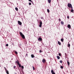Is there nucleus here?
<instances>
[{"label": "nucleus", "instance_id": "obj_32", "mask_svg": "<svg viewBox=\"0 0 74 74\" xmlns=\"http://www.w3.org/2000/svg\"><path fill=\"white\" fill-rule=\"evenodd\" d=\"M33 70H34L35 68H34V66H33Z\"/></svg>", "mask_w": 74, "mask_h": 74}, {"label": "nucleus", "instance_id": "obj_6", "mask_svg": "<svg viewBox=\"0 0 74 74\" xmlns=\"http://www.w3.org/2000/svg\"><path fill=\"white\" fill-rule=\"evenodd\" d=\"M38 41H42V38L41 37L39 38L38 39Z\"/></svg>", "mask_w": 74, "mask_h": 74}, {"label": "nucleus", "instance_id": "obj_24", "mask_svg": "<svg viewBox=\"0 0 74 74\" xmlns=\"http://www.w3.org/2000/svg\"><path fill=\"white\" fill-rule=\"evenodd\" d=\"M60 68H61V69H63V67L62 66H61Z\"/></svg>", "mask_w": 74, "mask_h": 74}, {"label": "nucleus", "instance_id": "obj_3", "mask_svg": "<svg viewBox=\"0 0 74 74\" xmlns=\"http://www.w3.org/2000/svg\"><path fill=\"white\" fill-rule=\"evenodd\" d=\"M42 21H41L40 23L39 24V27H41L42 26Z\"/></svg>", "mask_w": 74, "mask_h": 74}, {"label": "nucleus", "instance_id": "obj_38", "mask_svg": "<svg viewBox=\"0 0 74 74\" xmlns=\"http://www.w3.org/2000/svg\"><path fill=\"white\" fill-rule=\"evenodd\" d=\"M18 62V61H16L15 63H17Z\"/></svg>", "mask_w": 74, "mask_h": 74}, {"label": "nucleus", "instance_id": "obj_22", "mask_svg": "<svg viewBox=\"0 0 74 74\" xmlns=\"http://www.w3.org/2000/svg\"><path fill=\"white\" fill-rule=\"evenodd\" d=\"M19 66V67H21V64H20L19 65H18Z\"/></svg>", "mask_w": 74, "mask_h": 74}, {"label": "nucleus", "instance_id": "obj_25", "mask_svg": "<svg viewBox=\"0 0 74 74\" xmlns=\"http://www.w3.org/2000/svg\"><path fill=\"white\" fill-rule=\"evenodd\" d=\"M4 68L5 70L6 71H7V69H6V68H5V67H4Z\"/></svg>", "mask_w": 74, "mask_h": 74}, {"label": "nucleus", "instance_id": "obj_13", "mask_svg": "<svg viewBox=\"0 0 74 74\" xmlns=\"http://www.w3.org/2000/svg\"><path fill=\"white\" fill-rule=\"evenodd\" d=\"M74 10L73 9H71V12H72V13H74Z\"/></svg>", "mask_w": 74, "mask_h": 74}, {"label": "nucleus", "instance_id": "obj_15", "mask_svg": "<svg viewBox=\"0 0 74 74\" xmlns=\"http://www.w3.org/2000/svg\"><path fill=\"white\" fill-rule=\"evenodd\" d=\"M67 63L68 64V65L69 66V65H70V62L69 61L67 62Z\"/></svg>", "mask_w": 74, "mask_h": 74}, {"label": "nucleus", "instance_id": "obj_28", "mask_svg": "<svg viewBox=\"0 0 74 74\" xmlns=\"http://www.w3.org/2000/svg\"><path fill=\"white\" fill-rule=\"evenodd\" d=\"M60 63H62V60H60Z\"/></svg>", "mask_w": 74, "mask_h": 74}, {"label": "nucleus", "instance_id": "obj_26", "mask_svg": "<svg viewBox=\"0 0 74 74\" xmlns=\"http://www.w3.org/2000/svg\"><path fill=\"white\" fill-rule=\"evenodd\" d=\"M39 52H40V53H41V52H42V51H41V50H40Z\"/></svg>", "mask_w": 74, "mask_h": 74}, {"label": "nucleus", "instance_id": "obj_14", "mask_svg": "<svg viewBox=\"0 0 74 74\" xmlns=\"http://www.w3.org/2000/svg\"><path fill=\"white\" fill-rule=\"evenodd\" d=\"M61 24H62V25H64V22L62 21H61Z\"/></svg>", "mask_w": 74, "mask_h": 74}, {"label": "nucleus", "instance_id": "obj_21", "mask_svg": "<svg viewBox=\"0 0 74 74\" xmlns=\"http://www.w3.org/2000/svg\"><path fill=\"white\" fill-rule=\"evenodd\" d=\"M47 12L48 13L49 12V9H47Z\"/></svg>", "mask_w": 74, "mask_h": 74}, {"label": "nucleus", "instance_id": "obj_36", "mask_svg": "<svg viewBox=\"0 0 74 74\" xmlns=\"http://www.w3.org/2000/svg\"><path fill=\"white\" fill-rule=\"evenodd\" d=\"M26 56H28V54H27V53H26Z\"/></svg>", "mask_w": 74, "mask_h": 74}, {"label": "nucleus", "instance_id": "obj_35", "mask_svg": "<svg viewBox=\"0 0 74 74\" xmlns=\"http://www.w3.org/2000/svg\"><path fill=\"white\" fill-rule=\"evenodd\" d=\"M69 16H67V18H68V19H69Z\"/></svg>", "mask_w": 74, "mask_h": 74}, {"label": "nucleus", "instance_id": "obj_30", "mask_svg": "<svg viewBox=\"0 0 74 74\" xmlns=\"http://www.w3.org/2000/svg\"><path fill=\"white\" fill-rule=\"evenodd\" d=\"M58 55H59V56H61V54L60 53H59L58 54Z\"/></svg>", "mask_w": 74, "mask_h": 74}, {"label": "nucleus", "instance_id": "obj_18", "mask_svg": "<svg viewBox=\"0 0 74 74\" xmlns=\"http://www.w3.org/2000/svg\"><path fill=\"white\" fill-rule=\"evenodd\" d=\"M6 71L7 74H9V72H8V70Z\"/></svg>", "mask_w": 74, "mask_h": 74}, {"label": "nucleus", "instance_id": "obj_5", "mask_svg": "<svg viewBox=\"0 0 74 74\" xmlns=\"http://www.w3.org/2000/svg\"><path fill=\"white\" fill-rule=\"evenodd\" d=\"M45 62H46V60L44 59H43L42 60V62H43V63H45Z\"/></svg>", "mask_w": 74, "mask_h": 74}, {"label": "nucleus", "instance_id": "obj_27", "mask_svg": "<svg viewBox=\"0 0 74 74\" xmlns=\"http://www.w3.org/2000/svg\"><path fill=\"white\" fill-rule=\"evenodd\" d=\"M15 53L16 54V55H17L18 54V52H17L16 51H15Z\"/></svg>", "mask_w": 74, "mask_h": 74}, {"label": "nucleus", "instance_id": "obj_2", "mask_svg": "<svg viewBox=\"0 0 74 74\" xmlns=\"http://www.w3.org/2000/svg\"><path fill=\"white\" fill-rule=\"evenodd\" d=\"M68 7L69 8H71V9H73V6H72V5H71V3H69L68 4Z\"/></svg>", "mask_w": 74, "mask_h": 74}, {"label": "nucleus", "instance_id": "obj_12", "mask_svg": "<svg viewBox=\"0 0 74 74\" xmlns=\"http://www.w3.org/2000/svg\"><path fill=\"white\" fill-rule=\"evenodd\" d=\"M57 58L58 59H60V57H59V56H57Z\"/></svg>", "mask_w": 74, "mask_h": 74}, {"label": "nucleus", "instance_id": "obj_16", "mask_svg": "<svg viewBox=\"0 0 74 74\" xmlns=\"http://www.w3.org/2000/svg\"><path fill=\"white\" fill-rule=\"evenodd\" d=\"M63 40H64V39H63V38L61 39V41L62 42H63Z\"/></svg>", "mask_w": 74, "mask_h": 74}, {"label": "nucleus", "instance_id": "obj_29", "mask_svg": "<svg viewBox=\"0 0 74 74\" xmlns=\"http://www.w3.org/2000/svg\"><path fill=\"white\" fill-rule=\"evenodd\" d=\"M29 1H30L32 3H33V2L32 1V0H28Z\"/></svg>", "mask_w": 74, "mask_h": 74}, {"label": "nucleus", "instance_id": "obj_31", "mask_svg": "<svg viewBox=\"0 0 74 74\" xmlns=\"http://www.w3.org/2000/svg\"><path fill=\"white\" fill-rule=\"evenodd\" d=\"M29 5H32V3H29Z\"/></svg>", "mask_w": 74, "mask_h": 74}, {"label": "nucleus", "instance_id": "obj_11", "mask_svg": "<svg viewBox=\"0 0 74 74\" xmlns=\"http://www.w3.org/2000/svg\"><path fill=\"white\" fill-rule=\"evenodd\" d=\"M47 1L49 3H51V0H47Z\"/></svg>", "mask_w": 74, "mask_h": 74}, {"label": "nucleus", "instance_id": "obj_1", "mask_svg": "<svg viewBox=\"0 0 74 74\" xmlns=\"http://www.w3.org/2000/svg\"><path fill=\"white\" fill-rule=\"evenodd\" d=\"M19 34L21 36L22 38L23 39H25V35H24L21 32H20L19 33Z\"/></svg>", "mask_w": 74, "mask_h": 74}, {"label": "nucleus", "instance_id": "obj_17", "mask_svg": "<svg viewBox=\"0 0 74 74\" xmlns=\"http://www.w3.org/2000/svg\"><path fill=\"white\" fill-rule=\"evenodd\" d=\"M15 9L16 11H18V8L16 7L15 8Z\"/></svg>", "mask_w": 74, "mask_h": 74}, {"label": "nucleus", "instance_id": "obj_37", "mask_svg": "<svg viewBox=\"0 0 74 74\" xmlns=\"http://www.w3.org/2000/svg\"><path fill=\"white\" fill-rule=\"evenodd\" d=\"M15 67H16V66H14V69H15Z\"/></svg>", "mask_w": 74, "mask_h": 74}, {"label": "nucleus", "instance_id": "obj_9", "mask_svg": "<svg viewBox=\"0 0 74 74\" xmlns=\"http://www.w3.org/2000/svg\"><path fill=\"white\" fill-rule=\"evenodd\" d=\"M31 57L32 58H34L35 56H34V55L33 54H32L31 55Z\"/></svg>", "mask_w": 74, "mask_h": 74}, {"label": "nucleus", "instance_id": "obj_7", "mask_svg": "<svg viewBox=\"0 0 74 74\" xmlns=\"http://www.w3.org/2000/svg\"><path fill=\"white\" fill-rule=\"evenodd\" d=\"M51 72L52 73V74H55V73L54 71H53V70H51Z\"/></svg>", "mask_w": 74, "mask_h": 74}, {"label": "nucleus", "instance_id": "obj_10", "mask_svg": "<svg viewBox=\"0 0 74 74\" xmlns=\"http://www.w3.org/2000/svg\"><path fill=\"white\" fill-rule=\"evenodd\" d=\"M58 44L60 45H61V43L59 41H58Z\"/></svg>", "mask_w": 74, "mask_h": 74}, {"label": "nucleus", "instance_id": "obj_20", "mask_svg": "<svg viewBox=\"0 0 74 74\" xmlns=\"http://www.w3.org/2000/svg\"><path fill=\"white\" fill-rule=\"evenodd\" d=\"M68 47H70V44H68Z\"/></svg>", "mask_w": 74, "mask_h": 74}, {"label": "nucleus", "instance_id": "obj_23", "mask_svg": "<svg viewBox=\"0 0 74 74\" xmlns=\"http://www.w3.org/2000/svg\"><path fill=\"white\" fill-rule=\"evenodd\" d=\"M21 68H22V69H24V67H23V66H22Z\"/></svg>", "mask_w": 74, "mask_h": 74}, {"label": "nucleus", "instance_id": "obj_34", "mask_svg": "<svg viewBox=\"0 0 74 74\" xmlns=\"http://www.w3.org/2000/svg\"><path fill=\"white\" fill-rule=\"evenodd\" d=\"M59 21H60H60H61V19H60L59 18Z\"/></svg>", "mask_w": 74, "mask_h": 74}, {"label": "nucleus", "instance_id": "obj_8", "mask_svg": "<svg viewBox=\"0 0 74 74\" xmlns=\"http://www.w3.org/2000/svg\"><path fill=\"white\" fill-rule=\"evenodd\" d=\"M68 28L69 29H71V25H70V24H69L68 25Z\"/></svg>", "mask_w": 74, "mask_h": 74}, {"label": "nucleus", "instance_id": "obj_33", "mask_svg": "<svg viewBox=\"0 0 74 74\" xmlns=\"http://www.w3.org/2000/svg\"><path fill=\"white\" fill-rule=\"evenodd\" d=\"M6 47H8V44H6Z\"/></svg>", "mask_w": 74, "mask_h": 74}, {"label": "nucleus", "instance_id": "obj_39", "mask_svg": "<svg viewBox=\"0 0 74 74\" xmlns=\"http://www.w3.org/2000/svg\"><path fill=\"white\" fill-rule=\"evenodd\" d=\"M12 45H14V43H12Z\"/></svg>", "mask_w": 74, "mask_h": 74}, {"label": "nucleus", "instance_id": "obj_19", "mask_svg": "<svg viewBox=\"0 0 74 74\" xmlns=\"http://www.w3.org/2000/svg\"><path fill=\"white\" fill-rule=\"evenodd\" d=\"M17 64H18V65H19L20 64L19 62V61H18V60H17Z\"/></svg>", "mask_w": 74, "mask_h": 74}, {"label": "nucleus", "instance_id": "obj_4", "mask_svg": "<svg viewBox=\"0 0 74 74\" xmlns=\"http://www.w3.org/2000/svg\"><path fill=\"white\" fill-rule=\"evenodd\" d=\"M18 24L19 25H22V22H21L20 21H18Z\"/></svg>", "mask_w": 74, "mask_h": 74}]
</instances>
